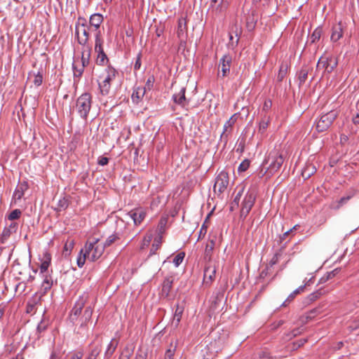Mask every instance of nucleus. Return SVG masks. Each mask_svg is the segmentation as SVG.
<instances>
[{"label": "nucleus", "instance_id": "f257e3e1", "mask_svg": "<svg viewBox=\"0 0 359 359\" xmlns=\"http://www.w3.org/2000/svg\"><path fill=\"white\" fill-rule=\"evenodd\" d=\"M88 300V294L83 292L75 302L69 315V320L75 325V329H78V332L86 330L91 320L93 310Z\"/></svg>", "mask_w": 359, "mask_h": 359}, {"label": "nucleus", "instance_id": "f03ea898", "mask_svg": "<svg viewBox=\"0 0 359 359\" xmlns=\"http://www.w3.org/2000/svg\"><path fill=\"white\" fill-rule=\"evenodd\" d=\"M104 252V245L100 243L99 238H93L92 241H88L84 248L80 250L77 257V265L82 268L85 264L86 260L95 262L100 259Z\"/></svg>", "mask_w": 359, "mask_h": 359}, {"label": "nucleus", "instance_id": "7ed1b4c3", "mask_svg": "<svg viewBox=\"0 0 359 359\" xmlns=\"http://www.w3.org/2000/svg\"><path fill=\"white\" fill-rule=\"evenodd\" d=\"M284 162L283 154L277 149L271 151L263 162V167L267 165L264 174L266 177H271L281 167Z\"/></svg>", "mask_w": 359, "mask_h": 359}, {"label": "nucleus", "instance_id": "20e7f679", "mask_svg": "<svg viewBox=\"0 0 359 359\" xmlns=\"http://www.w3.org/2000/svg\"><path fill=\"white\" fill-rule=\"evenodd\" d=\"M90 30L92 29L86 24V19L79 18L75 25V35L82 48H91L88 43Z\"/></svg>", "mask_w": 359, "mask_h": 359}, {"label": "nucleus", "instance_id": "39448f33", "mask_svg": "<svg viewBox=\"0 0 359 359\" xmlns=\"http://www.w3.org/2000/svg\"><path fill=\"white\" fill-rule=\"evenodd\" d=\"M116 70L111 66H108L102 74L100 76L99 88L100 93L105 95L109 92L111 81H112L116 75Z\"/></svg>", "mask_w": 359, "mask_h": 359}, {"label": "nucleus", "instance_id": "423d86ee", "mask_svg": "<svg viewBox=\"0 0 359 359\" xmlns=\"http://www.w3.org/2000/svg\"><path fill=\"white\" fill-rule=\"evenodd\" d=\"M92 96L89 93H83L76 100V108L83 118L88 117V113L91 108Z\"/></svg>", "mask_w": 359, "mask_h": 359}, {"label": "nucleus", "instance_id": "0eeeda50", "mask_svg": "<svg viewBox=\"0 0 359 359\" xmlns=\"http://www.w3.org/2000/svg\"><path fill=\"white\" fill-rule=\"evenodd\" d=\"M338 116L337 110H331L329 112L321 116L316 122V130L318 132H324L329 128L333 121Z\"/></svg>", "mask_w": 359, "mask_h": 359}, {"label": "nucleus", "instance_id": "6e6552de", "mask_svg": "<svg viewBox=\"0 0 359 359\" xmlns=\"http://www.w3.org/2000/svg\"><path fill=\"white\" fill-rule=\"evenodd\" d=\"M103 43L104 41L102 38V34L100 32H97L95 34V51L97 53L96 62L99 65H103L104 62L108 60L102 47Z\"/></svg>", "mask_w": 359, "mask_h": 359}, {"label": "nucleus", "instance_id": "1a4fd4ad", "mask_svg": "<svg viewBox=\"0 0 359 359\" xmlns=\"http://www.w3.org/2000/svg\"><path fill=\"white\" fill-rule=\"evenodd\" d=\"M229 184V175L225 171L220 172L215 179V182L213 187L215 194L219 196L227 188Z\"/></svg>", "mask_w": 359, "mask_h": 359}, {"label": "nucleus", "instance_id": "9d476101", "mask_svg": "<svg viewBox=\"0 0 359 359\" xmlns=\"http://www.w3.org/2000/svg\"><path fill=\"white\" fill-rule=\"evenodd\" d=\"M256 196L253 191H248L241 204V217L245 218L251 210L255 201Z\"/></svg>", "mask_w": 359, "mask_h": 359}, {"label": "nucleus", "instance_id": "9b49d317", "mask_svg": "<svg viewBox=\"0 0 359 359\" xmlns=\"http://www.w3.org/2000/svg\"><path fill=\"white\" fill-rule=\"evenodd\" d=\"M357 193L358 191L355 189H349L345 196L338 200L332 201L329 205L330 209L333 210H339L341 208L346 205L348 201L353 198L357 194Z\"/></svg>", "mask_w": 359, "mask_h": 359}, {"label": "nucleus", "instance_id": "f8f14e48", "mask_svg": "<svg viewBox=\"0 0 359 359\" xmlns=\"http://www.w3.org/2000/svg\"><path fill=\"white\" fill-rule=\"evenodd\" d=\"M337 59L333 56L321 57L318 62L317 67L325 68L328 73H331L337 66Z\"/></svg>", "mask_w": 359, "mask_h": 359}, {"label": "nucleus", "instance_id": "ddd939ff", "mask_svg": "<svg viewBox=\"0 0 359 359\" xmlns=\"http://www.w3.org/2000/svg\"><path fill=\"white\" fill-rule=\"evenodd\" d=\"M216 266L211 262H208L205 266L203 273V285L210 286L215 278Z\"/></svg>", "mask_w": 359, "mask_h": 359}, {"label": "nucleus", "instance_id": "4468645a", "mask_svg": "<svg viewBox=\"0 0 359 359\" xmlns=\"http://www.w3.org/2000/svg\"><path fill=\"white\" fill-rule=\"evenodd\" d=\"M229 6L226 0H211L210 5V11L215 15H219L226 11Z\"/></svg>", "mask_w": 359, "mask_h": 359}, {"label": "nucleus", "instance_id": "2eb2a0df", "mask_svg": "<svg viewBox=\"0 0 359 359\" xmlns=\"http://www.w3.org/2000/svg\"><path fill=\"white\" fill-rule=\"evenodd\" d=\"M173 278L172 277H168L164 279L161 290L159 292V297L161 299H170L172 294V287L173 283Z\"/></svg>", "mask_w": 359, "mask_h": 359}, {"label": "nucleus", "instance_id": "dca6fc26", "mask_svg": "<svg viewBox=\"0 0 359 359\" xmlns=\"http://www.w3.org/2000/svg\"><path fill=\"white\" fill-rule=\"evenodd\" d=\"M128 215L133 219L135 225H139L145 218L146 211L141 208H135L130 210Z\"/></svg>", "mask_w": 359, "mask_h": 359}, {"label": "nucleus", "instance_id": "f3484780", "mask_svg": "<svg viewBox=\"0 0 359 359\" xmlns=\"http://www.w3.org/2000/svg\"><path fill=\"white\" fill-rule=\"evenodd\" d=\"M232 62V57L227 54L224 55L219 60V67H221V70L222 73V76H226L229 72L230 67Z\"/></svg>", "mask_w": 359, "mask_h": 359}, {"label": "nucleus", "instance_id": "a211bd4d", "mask_svg": "<svg viewBox=\"0 0 359 359\" xmlns=\"http://www.w3.org/2000/svg\"><path fill=\"white\" fill-rule=\"evenodd\" d=\"M187 31V19L185 17H181L178 19L177 30V37L181 41H184L186 39Z\"/></svg>", "mask_w": 359, "mask_h": 359}, {"label": "nucleus", "instance_id": "6ab92c4d", "mask_svg": "<svg viewBox=\"0 0 359 359\" xmlns=\"http://www.w3.org/2000/svg\"><path fill=\"white\" fill-rule=\"evenodd\" d=\"M103 16L100 13H94L90 17V27L92 29V32H100V27L103 22Z\"/></svg>", "mask_w": 359, "mask_h": 359}, {"label": "nucleus", "instance_id": "aec40b11", "mask_svg": "<svg viewBox=\"0 0 359 359\" xmlns=\"http://www.w3.org/2000/svg\"><path fill=\"white\" fill-rule=\"evenodd\" d=\"M18 229V223L16 222H11V223L6 226L1 233V242L4 243Z\"/></svg>", "mask_w": 359, "mask_h": 359}, {"label": "nucleus", "instance_id": "412c9836", "mask_svg": "<svg viewBox=\"0 0 359 359\" xmlns=\"http://www.w3.org/2000/svg\"><path fill=\"white\" fill-rule=\"evenodd\" d=\"M234 116H232L224 125L223 132L220 136L221 140H224L225 142L228 140V136L231 132V129L234 123H236V118Z\"/></svg>", "mask_w": 359, "mask_h": 359}, {"label": "nucleus", "instance_id": "4be33fe9", "mask_svg": "<svg viewBox=\"0 0 359 359\" xmlns=\"http://www.w3.org/2000/svg\"><path fill=\"white\" fill-rule=\"evenodd\" d=\"M185 91L186 88H182L178 93H175L172 96L174 102L183 108L188 105V100L185 97Z\"/></svg>", "mask_w": 359, "mask_h": 359}, {"label": "nucleus", "instance_id": "5701e85b", "mask_svg": "<svg viewBox=\"0 0 359 359\" xmlns=\"http://www.w3.org/2000/svg\"><path fill=\"white\" fill-rule=\"evenodd\" d=\"M344 25L340 22L332 27L331 40L334 42L339 41L343 36Z\"/></svg>", "mask_w": 359, "mask_h": 359}, {"label": "nucleus", "instance_id": "b1692460", "mask_svg": "<svg viewBox=\"0 0 359 359\" xmlns=\"http://www.w3.org/2000/svg\"><path fill=\"white\" fill-rule=\"evenodd\" d=\"M91 50V48H81V61L76 60L77 63H79L80 65H83L84 68L89 64Z\"/></svg>", "mask_w": 359, "mask_h": 359}, {"label": "nucleus", "instance_id": "393cba45", "mask_svg": "<svg viewBox=\"0 0 359 359\" xmlns=\"http://www.w3.org/2000/svg\"><path fill=\"white\" fill-rule=\"evenodd\" d=\"M72 68L74 82H79L84 71L83 65H80L77 63L76 60H74L72 64Z\"/></svg>", "mask_w": 359, "mask_h": 359}, {"label": "nucleus", "instance_id": "a878e982", "mask_svg": "<svg viewBox=\"0 0 359 359\" xmlns=\"http://www.w3.org/2000/svg\"><path fill=\"white\" fill-rule=\"evenodd\" d=\"M144 87H138L133 90L131 98L134 103H139L145 94Z\"/></svg>", "mask_w": 359, "mask_h": 359}, {"label": "nucleus", "instance_id": "bb28decb", "mask_svg": "<svg viewBox=\"0 0 359 359\" xmlns=\"http://www.w3.org/2000/svg\"><path fill=\"white\" fill-rule=\"evenodd\" d=\"M311 68L306 65H304L298 74V80L299 82V86L303 85L308 78V74L310 71Z\"/></svg>", "mask_w": 359, "mask_h": 359}, {"label": "nucleus", "instance_id": "cd10ccee", "mask_svg": "<svg viewBox=\"0 0 359 359\" xmlns=\"http://www.w3.org/2000/svg\"><path fill=\"white\" fill-rule=\"evenodd\" d=\"M270 117L264 114L259 124V133L262 134L264 133L270 123Z\"/></svg>", "mask_w": 359, "mask_h": 359}, {"label": "nucleus", "instance_id": "c85d7f7f", "mask_svg": "<svg viewBox=\"0 0 359 359\" xmlns=\"http://www.w3.org/2000/svg\"><path fill=\"white\" fill-rule=\"evenodd\" d=\"M102 351V346L100 344L95 345L89 352L86 359H97Z\"/></svg>", "mask_w": 359, "mask_h": 359}, {"label": "nucleus", "instance_id": "c756f323", "mask_svg": "<svg viewBox=\"0 0 359 359\" xmlns=\"http://www.w3.org/2000/svg\"><path fill=\"white\" fill-rule=\"evenodd\" d=\"M74 246V241L73 240L67 241L63 248L62 255L65 257H67L70 255Z\"/></svg>", "mask_w": 359, "mask_h": 359}, {"label": "nucleus", "instance_id": "7c9ffc66", "mask_svg": "<svg viewBox=\"0 0 359 359\" xmlns=\"http://www.w3.org/2000/svg\"><path fill=\"white\" fill-rule=\"evenodd\" d=\"M184 304H177L176 306V309L174 314V320H176L177 324L180 322L182 318V313L184 312Z\"/></svg>", "mask_w": 359, "mask_h": 359}, {"label": "nucleus", "instance_id": "2f4dec72", "mask_svg": "<svg viewBox=\"0 0 359 359\" xmlns=\"http://www.w3.org/2000/svg\"><path fill=\"white\" fill-rule=\"evenodd\" d=\"M305 285L299 286L297 289L294 290L287 298V299L283 302V306H286L287 303L290 302L293 300L296 295L302 292L304 290Z\"/></svg>", "mask_w": 359, "mask_h": 359}, {"label": "nucleus", "instance_id": "473e14b6", "mask_svg": "<svg viewBox=\"0 0 359 359\" xmlns=\"http://www.w3.org/2000/svg\"><path fill=\"white\" fill-rule=\"evenodd\" d=\"M117 346V342L114 341V339H112L110 343L109 344L107 348L104 353V355L106 358H110L113 353H114L116 348Z\"/></svg>", "mask_w": 359, "mask_h": 359}, {"label": "nucleus", "instance_id": "72a5a7b5", "mask_svg": "<svg viewBox=\"0 0 359 359\" xmlns=\"http://www.w3.org/2000/svg\"><path fill=\"white\" fill-rule=\"evenodd\" d=\"M215 243L213 240H210L205 246V258L208 257L209 262H210L212 253L213 249L215 248Z\"/></svg>", "mask_w": 359, "mask_h": 359}, {"label": "nucleus", "instance_id": "f704fd0d", "mask_svg": "<svg viewBox=\"0 0 359 359\" xmlns=\"http://www.w3.org/2000/svg\"><path fill=\"white\" fill-rule=\"evenodd\" d=\"M288 66L287 64H281L279 72L277 76V80L278 81L280 82L282 81L284 78L285 77L287 72Z\"/></svg>", "mask_w": 359, "mask_h": 359}, {"label": "nucleus", "instance_id": "c9c22d12", "mask_svg": "<svg viewBox=\"0 0 359 359\" xmlns=\"http://www.w3.org/2000/svg\"><path fill=\"white\" fill-rule=\"evenodd\" d=\"M53 285V280L51 277L46 276L41 284V287L46 293L48 290L51 288Z\"/></svg>", "mask_w": 359, "mask_h": 359}, {"label": "nucleus", "instance_id": "e433bc0d", "mask_svg": "<svg viewBox=\"0 0 359 359\" xmlns=\"http://www.w3.org/2000/svg\"><path fill=\"white\" fill-rule=\"evenodd\" d=\"M161 236H158L154 241V243L150 249V255H154L156 252L160 248L161 243H162Z\"/></svg>", "mask_w": 359, "mask_h": 359}, {"label": "nucleus", "instance_id": "4c0bfd02", "mask_svg": "<svg viewBox=\"0 0 359 359\" xmlns=\"http://www.w3.org/2000/svg\"><path fill=\"white\" fill-rule=\"evenodd\" d=\"M316 172V168L312 165H307L302 172V177L304 178H309Z\"/></svg>", "mask_w": 359, "mask_h": 359}, {"label": "nucleus", "instance_id": "58836bf2", "mask_svg": "<svg viewBox=\"0 0 359 359\" xmlns=\"http://www.w3.org/2000/svg\"><path fill=\"white\" fill-rule=\"evenodd\" d=\"M34 76L33 83L36 86H39L41 85L43 82V76L42 74L40 72H38L37 74L35 73H29V78Z\"/></svg>", "mask_w": 359, "mask_h": 359}, {"label": "nucleus", "instance_id": "ea45409f", "mask_svg": "<svg viewBox=\"0 0 359 359\" xmlns=\"http://www.w3.org/2000/svg\"><path fill=\"white\" fill-rule=\"evenodd\" d=\"M339 272V269H335L332 271L327 272L324 276H323L320 279L321 283H325L327 280L334 278L338 273Z\"/></svg>", "mask_w": 359, "mask_h": 359}, {"label": "nucleus", "instance_id": "a19ab883", "mask_svg": "<svg viewBox=\"0 0 359 359\" xmlns=\"http://www.w3.org/2000/svg\"><path fill=\"white\" fill-rule=\"evenodd\" d=\"M321 34H322L321 29H320V28L316 29L310 37L311 42L316 43V41H318L321 36Z\"/></svg>", "mask_w": 359, "mask_h": 359}, {"label": "nucleus", "instance_id": "79ce46f5", "mask_svg": "<svg viewBox=\"0 0 359 359\" xmlns=\"http://www.w3.org/2000/svg\"><path fill=\"white\" fill-rule=\"evenodd\" d=\"M243 191H244V188L242 187L238 191V192L237 193L236 196H235V198L233 199V201L231 203V208H233L234 206H236V207L238 206L239 201H240V199H241V196H243Z\"/></svg>", "mask_w": 359, "mask_h": 359}, {"label": "nucleus", "instance_id": "37998d69", "mask_svg": "<svg viewBox=\"0 0 359 359\" xmlns=\"http://www.w3.org/2000/svg\"><path fill=\"white\" fill-rule=\"evenodd\" d=\"M176 351V346L170 345L165 353V359H172Z\"/></svg>", "mask_w": 359, "mask_h": 359}, {"label": "nucleus", "instance_id": "c03bdc74", "mask_svg": "<svg viewBox=\"0 0 359 359\" xmlns=\"http://www.w3.org/2000/svg\"><path fill=\"white\" fill-rule=\"evenodd\" d=\"M50 262V257L49 255H47L46 259L43 261L40 266V271L41 273H43L47 271L48 268L49 266Z\"/></svg>", "mask_w": 359, "mask_h": 359}, {"label": "nucleus", "instance_id": "a18cd8bd", "mask_svg": "<svg viewBox=\"0 0 359 359\" xmlns=\"http://www.w3.org/2000/svg\"><path fill=\"white\" fill-rule=\"evenodd\" d=\"M21 215V211L18 209H15L13 210L8 216V219L11 222H14L13 220L17 219L20 217Z\"/></svg>", "mask_w": 359, "mask_h": 359}, {"label": "nucleus", "instance_id": "49530a36", "mask_svg": "<svg viewBox=\"0 0 359 359\" xmlns=\"http://www.w3.org/2000/svg\"><path fill=\"white\" fill-rule=\"evenodd\" d=\"M184 252H180V253H178L173 259V261L172 262L174 263V264L175 265V266H178L183 261L184 258Z\"/></svg>", "mask_w": 359, "mask_h": 359}, {"label": "nucleus", "instance_id": "de8ad7c7", "mask_svg": "<svg viewBox=\"0 0 359 359\" xmlns=\"http://www.w3.org/2000/svg\"><path fill=\"white\" fill-rule=\"evenodd\" d=\"M238 40H239V39L238 37L234 40V37L233 36L232 34H229V42L228 43V47L229 48L233 49L235 47L237 46Z\"/></svg>", "mask_w": 359, "mask_h": 359}, {"label": "nucleus", "instance_id": "09e8293b", "mask_svg": "<svg viewBox=\"0 0 359 359\" xmlns=\"http://www.w3.org/2000/svg\"><path fill=\"white\" fill-rule=\"evenodd\" d=\"M68 201L66 198H63L58 201L57 209L59 210H65L68 207Z\"/></svg>", "mask_w": 359, "mask_h": 359}, {"label": "nucleus", "instance_id": "8fccbe9b", "mask_svg": "<svg viewBox=\"0 0 359 359\" xmlns=\"http://www.w3.org/2000/svg\"><path fill=\"white\" fill-rule=\"evenodd\" d=\"M48 326V322L47 320H45L43 319L38 325L37 330L39 332H42L47 329Z\"/></svg>", "mask_w": 359, "mask_h": 359}, {"label": "nucleus", "instance_id": "3c124183", "mask_svg": "<svg viewBox=\"0 0 359 359\" xmlns=\"http://www.w3.org/2000/svg\"><path fill=\"white\" fill-rule=\"evenodd\" d=\"M207 219H208V218L205 219V221L203 224L202 226L201 227V229L199 231L198 239L203 238L207 233V229H208V226L206 224Z\"/></svg>", "mask_w": 359, "mask_h": 359}, {"label": "nucleus", "instance_id": "603ef678", "mask_svg": "<svg viewBox=\"0 0 359 359\" xmlns=\"http://www.w3.org/2000/svg\"><path fill=\"white\" fill-rule=\"evenodd\" d=\"M117 239H118V236H117L116 234H112V235L109 236L107 238V240H106V241H105L104 244H103V245H104V248H105L106 246H109V245H111V244H112L115 241H116Z\"/></svg>", "mask_w": 359, "mask_h": 359}, {"label": "nucleus", "instance_id": "864d4df0", "mask_svg": "<svg viewBox=\"0 0 359 359\" xmlns=\"http://www.w3.org/2000/svg\"><path fill=\"white\" fill-rule=\"evenodd\" d=\"M249 166L250 162L248 160H245L240 164L238 170L239 172H244L249 168Z\"/></svg>", "mask_w": 359, "mask_h": 359}, {"label": "nucleus", "instance_id": "5fc2aeb1", "mask_svg": "<svg viewBox=\"0 0 359 359\" xmlns=\"http://www.w3.org/2000/svg\"><path fill=\"white\" fill-rule=\"evenodd\" d=\"M24 195V190L22 189V187L18 188L15 192H14V194H13V196L18 199V200H20L21 199V198Z\"/></svg>", "mask_w": 359, "mask_h": 359}, {"label": "nucleus", "instance_id": "6e6d98bb", "mask_svg": "<svg viewBox=\"0 0 359 359\" xmlns=\"http://www.w3.org/2000/svg\"><path fill=\"white\" fill-rule=\"evenodd\" d=\"M280 255H281V254L280 252H276L273 256V257L271 258V259L270 260V262H269V264L271 266L276 264L278 262Z\"/></svg>", "mask_w": 359, "mask_h": 359}, {"label": "nucleus", "instance_id": "4d7b16f0", "mask_svg": "<svg viewBox=\"0 0 359 359\" xmlns=\"http://www.w3.org/2000/svg\"><path fill=\"white\" fill-rule=\"evenodd\" d=\"M131 356V353L129 350H124L120 355L118 359H130Z\"/></svg>", "mask_w": 359, "mask_h": 359}, {"label": "nucleus", "instance_id": "13d9d810", "mask_svg": "<svg viewBox=\"0 0 359 359\" xmlns=\"http://www.w3.org/2000/svg\"><path fill=\"white\" fill-rule=\"evenodd\" d=\"M272 105V102L270 100H266L264 101L263 107H262V111H268Z\"/></svg>", "mask_w": 359, "mask_h": 359}, {"label": "nucleus", "instance_id": "bf43d9fd", "mask_svg": "<svg viewBox=\"0 0 359 359\" xmlns=\"http://www.w3.org/2000/svg\"><path fill=\"white\" fill-rule=\"evenodd\" d=\"M97 163L100 165H106L109 163V158L104 156H100L98 158Z\"/></svg>", "mask_w": 359, "mask_h": 359}, {"label": "nucleus", "instance_id": "052dcab7", "mask_svg": "<svg viewBox=\"0 0 359 359\" xmlns=\"http://www.w3.org/2000/svg\"><path fill=\"white\" fill-rule=\"evenodd\" d=\"M147 353L143 351H138L136 355L135 359H147Z\"/></svg>", "mask_w": 359, "mask_h": 359}, {"label": "nucleus", "instance_id": "680f3d73", "mask_svg": "<svg viewBox=\"0 0 359 359\" xmlns=\"http://www.w3.org/2000/svg\"><path fill=\"white\" fill-rule=\"evenodd\" d=\"M83 358V353L81 352V351H79V352H76L74 353H73L69 359H82Z\"/></svg>", "mask_w": 359, "mask_h": 359}, {"label": "nucleus", "instance_id": "e2e57ef3", "mask_svg": "<svg viewBox=\"0 0 359 359\" xmlns=\"http://www.w3.org/2000/svg\"><path fill=\"white\" fill-rule=\"evenodd\" d=\"M320 294V293L319 292H316L311 294L309 296V298L310 300L314 301L319 297Z\"/></svg>", "mask_w": 359, "mask_h": 359}, {"label": "nucleus", "instance_id": "0e129e2a", "mask_svg": "<svg viewBox=\"0 0 359 359\" xmlns=\"http://www.w3.org/2000/svg\"><path fill=\"white\" fill-rule=\"evenodd\" d=\"M348 137L347 135H346L344 134L341 135V136H340L341 144H344L348 142Z\"/></svg>", "mask_w": 359, "mask_h": 359}, {"label": "nucleus", "instance_id": "69168bd1", "mask_svg": "<svg viewBox=\"0 0 359 359\" xmlns=\"http://www.w3.org/2000/svg\"><path fill=\"white\" fill-rule=\"evenodd\" d=\"M297 226H294L292 229H290L289 230H287V231H285L283 236L280 237V239L282 240H285L286 238V237L293 231V229H294L296 228Z\"/></svg>", "mask_w": 359, "mask_h": 359}, {"label": "nucleus", "instance_id": "338daca9", "mask_svg": "<svg viewBox=\"0 0 359 359\" xmlns=\"http://www.w3.org/2000/svg\"><path fill=\"white\" fill-rule=\"evenodd\" d=\"M140 66H141V60H140V56L139 55L137 58L135 63L134 68L135 69H139L140 68Z\"/></svg>", "mask_w": 359, "mask_h": 359}, {"label": "nucleus", "instance_id": "774afa93", "mask_svg": "<svg viewBox=\"0 0 359 359\" xmlns=\"http://www.w3.org/2000/svg\"><path fill=\"white\" fill-rule=\"evenodd\" d=\"M50 359H60V357L55 351H53L50 354Z\"/></svg>", "mask_w": 359, "mask_h": 359}]
</instances>
